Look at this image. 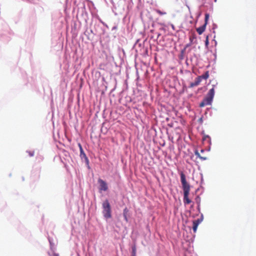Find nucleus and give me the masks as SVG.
<instances>
[{
    "mask_svg": "<svg viewBox=\"0 0 256 256\" xmlns=\"http://www.w3.org/2000/svg\"><path fill=\"white\" fill-rule=\"evenodd\" d=\"M128 209L126 208L124 210L123 215H124V220H125L126 222L128 221V218H127V214H128Z\"/></svg>",
    "mask_w": 256,
    "mask_h": 256,
    "instance_id": "obj_9",
    "label": "nucleus"
},
{
    "mask_svg": "<svg viewBox=\"0 0 256 256\" xmlns=\"http://www.w3.org/2000/svg\"><path fill=\"white\" fill-rule=\"evenodd\" d=\"M194 153L195 154L202 160H204L207 159L206 157H202V156H201L198 150H195Z\"/></svg>",
    "mask_w": 256,
    "mask_h": 256,
    "instance_id": "obj_10",
    "label": "nucleus"
},
{
    "mask_svg": "<svg viewBox=\"0 0 256 256\" xmlns=\"http://www.w3.org/2000/svg\"><path fill=\"white\" fill-rule=\"evenodd\" d=\"M198 223L195 222L194 220L193 221V226H192V230L194 232H196L198 226Z\"/></svg>",
    "mask_w": 256,
    "mask_h": 256,
    "instance_id": "obj_11",
    "label": "nucleus"
},
{
    "mask_svg": "<svg viewBox=\"0 0 256 256\" xmlns=\"http://www.w3.org/2000/svg\"><path fill=\"white\" fill-rule=\"evenodd\" d=\"M80 157L82 159H84L85 162L88 164V159L86 156V154L84 153L83 148H81L80 150Z\"/></svg>",
    "mask_w": 256,
    "mask_h": 256,
    "instance_id": "obj_5",
    "label": "nucleus"
},
{
    "mask_svg": "<svg viewBox=\"0 0 256 256\" xmlns=\"http://www.w3.org/2000/svg\"><path fill=\"white\" fill-rule=\"evenodd\" d=\"M200 78V80H202V79L206 80L209 77V72L208 71H206L204 74H202L198 76Z\"/></svg>",
    "mask_w": 256,
    "mask_h": 256,
    "instance_id": "obj_8",
    "label": "nucleus"
},
{
    "mask_svg": "<svg viewBox=\"0 0 256 256\" xmlns=\"http://www.w3.org/2000/svg\"><path fill=\"white\" fill-rule=\"evenodd\" d=\"M156 12L158 14H160V16L165 15V14H166V12H162V11H161V10H156Z\"/></svg>",
    "mask_w": 256,
    "mask_h": 256,
    "instance_id": "obj_12",
    "label": "nucleus"
},
{
    "mask_svg": "<svg viewBox=\"0 0 256 256\" xmlns=\"http://www.w3.org/2000/svg\"><path fill=\"white\" fill-rule=\"evenodd\" d=\"M103 214L106 218L112 217L110 206L108 200H106L102 204Z\"/></svg>",
    "mask_w": 256,
    "mask_h": 256,
    "instance_id": "obj_2",
    "label": "nucleus"
},
{
    "mask_svg": "<svg viewBox=\"0 0 256 256\" xmlns=\"http://www.w3.org/2000/svg\"><path fill=\"white\" fill-rule=\"evenodd\" d=\"M78 147L80 148V150H81V148H82V146L80 144H78Z\"/></svg>",
    "mask_w": 256,
    "mask_h": 256,
    "instance_id": "obj_20",
    "label": "nucleus"
},
{
    "mask_svg": "<svg viewBox=\"0 0 256 256\" xmlns=\"http://www.w3.org/2000/svg\"><path fill=\"white\" fill-rule=\"evenodd\" d=\"M201 152H204V150H201Z\"/></svg>",
    "mask_w": 256,
    "mask_h": 256,
    "instance_id": "obj_21",
    "label": "nucleus"
},
{
    "mask_svg": "<svg viewBox=\"0 0 256 256\" xmlns=\"http://www.w3.org/2000/svg\"><path fill=\"white\" fill-rule=\"evenodd\" d=\"M206 27V25L204 24L202 26L196 28V32L199 34H202L204 32Z\"/></svg>",
    "mask_w": 256,
    "mask_h": 256,
    "instance_id": "obj_7",
    "label": "nucleus"
},
{
    "mask_svg": "<svg viewBox=\"0 0 256 256\" xmlns=\"http://www.w3.org/2000/svg\"><path fill=\"white\" fill-rule=\"evenodd\" d=\"M180 181L184 190V202L185 204H190L192 200L188 198V195L190 191V186L186 180L185 174L184 172H181L180 174Z\"/></svg>",
    "mask_w": 256,
    "mask_h": 256,
    "instance_id": "obj_1",
    "label": "nucleus"
},
{
    "mask_svg": "<svg viewBox=\"0 0 256 256\" xmlns=\"http://www.w3.org/2000/svg\"><path fill=\"white\" fill-rule=\"evenodd\" d=\"M196 39V36L195 34H192V36L190 37V40L191 42H192L194 40Z\"/></svg>",
    "mask_w": 256,
    "mask_h": 256,
    "instance_id": "obj_15",
    "label": "nucleus"
},
{
    "mask_svg": "<svg viewBox=\"0 0 256 256\" xmlns=\"http://www.w3.org/2000/svg\"><path fill=\"white\" fill-rule=\"evenodd\" d=\"M215 2H216V0H215Z\"/></svg>",
    "mask_w": 256,
    "mask_h": 256,
    "instance_id": "obj_22",
    "label": "nucleus"
},
{
    "mask_svg": "<svg viewBox=\"0 0 256 256\" xmlns=\"http://www.w3.org/2000/svg\"><path fill=\"white\" fill-rule=\"evenodd\" d=\"M205 45H206V47H208V36H206V40H205Z\"/></svg>",
    "mask_w": 256,
    "mask_h": 256,
    "instance_id": "obj_17",
    "label": "nucleus"
},
{
    "mask_svg": "<svg viewBox=\"0 0 256 256\" xmlns=\"http://www.w3.org/2000/svg\"><path fill=\"white\" fill-rule=\"evenodd\" d=\"M136 248L134 246L132 248V252L134 254H136Z\"/></svg>",
    "mask_w": 256,
    "mask_h": 256,
    "instance_id": "obj_19",
    "label": "nucleus"
},
{
    "mask_svg": "<svg viewBox=\"0 0 256 256\" xmlns=\"http://www.w3.org/2000/svg\"><path fill=\"white\" fill-rule=\"evenodd\" d=\"M203 220V217L202 216L201 218H198L196 220H194V221L198 223V224H199Z\"/></svg>",
    "mask_w": 256,
    "mask_h": 256,
    "instance_id": "obj_14",
    "label": "nucleus"
},
{
    "mask_svg": "<svg viewBox=\"0 0 256 256\" xmlns=\"http://www.w3.org/2000/svg\"><path fill=\"white\" fill-rule=\"evenodd\" d=\"M200 82L201 80H200V78L197 77L194 82L190 83V88H193L194 86H197L200 84Z\"/></svg>",
    "mask_w": 256,
    "mask_h": 256,
    "instance_id": "obj_6",
    "label": "nucleus"
},
{
    "mask_svg": "<svg viewBox=\"0 0 256 256\" xmlns=\"http://www.w3.org/2000/svg\"><path fill=\"white\" fill-rule=\"evenodd\" d=\"M208 104H206V102L204 100H202L200 104V107H204L205 106H207Z\"/></svg>",
    "mask_w": 256,
    "mask_h": 256,
    "instance_id": "obj_16",
    "label": "nucleus"
},
{
    "mask_svg": "<svg viewBox=\"0 0 256 256\" xmlns=\"http://www.w3.org/2000/svg\"><path fill=\"white\" fill-rule=\"evenodd\" d=\"M98 183L99 184V190L102 191H106L108 190V186L106 182L101 178L98 180Z\"/></svg>",
    "mask_w": 256,
    "mask_h": 256,
    "instance_id": "obj_4",
    "label": "nucleus"
},
{
    "mask_svg": "<svg viewBox=\"0 0 256 256\" xmlns=\"http://www.w3.org/2000/svg\"><path fill=\"white\" fill-rule=\"evenodd\" d=\"M27 152L28 154V155L30 156H34V151H29V152Z\"/></svg>",
    "mask_w": 256,
    "mask_h": 256,
    "instance_id": "obj_18",
    "label": "nucleus"
},
{
    "mask_svg": "<svg viewBox=\"0 0 256 256\" xmlns=\"http://www.w3.org/2000/svg\"><path fill=\"white\" fill-rule=\"evenodd\" d=\"M214 86H213V87L212 88L210 89L209 91L208 92L206 96L204 98L203 100L204 102L206 103V104L208 105L211 104L214 95Z\"/></svg>",
    "mask_w": 256,
    "mask_h": 256,
    "instance_id": "obj_3",
    "label": "nucleus"
},
{
    "mask_svg": "<svg viewBox=\"0 0 256 256\" xmlns=\"http://www.w3.org/2000/svg\"><path fill=\"white\" fill-rule=\"evenodd\" d=\"M209 18V14H205V18H204V25H206L208 24V20Z\"/></svg>",
    "mask_w": 256,
    "mask_h": 256,
    "instance_id": "obj_13",
    "label": "nucleus"
}]
</instances>
